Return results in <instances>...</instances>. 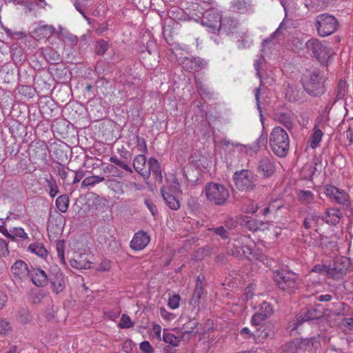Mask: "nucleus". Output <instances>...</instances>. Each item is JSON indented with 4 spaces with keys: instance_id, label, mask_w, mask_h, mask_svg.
<instances>
[{
    "instance_id": "46",
    "label": "nucleus",
    "mask_w": 353,
    "mask_h": 353,
    "mask_svg": "<svg viewBox=\"0 0 353 353\" xmlns=\"http://www.w3.org/2000/svg\"><path fill=\"white\" fill-rule=\"evenodd\" d=\"M108 43L105 41L101 39L97 42L96 52L99 55H103L108 50Z\"/></svg>"
},
{
    "instance_id": "33",
    "label": "nucleus",
    "mask_w": 353,
    "mask_h": 353,
    "mask_svg": "<svg viewBox=\"0 0 353 353\" xmlns=\"http://www.w3.org/2000/svg\"><path fill=\"white\" fill-rule=\"evenodd\" d=\"M46 181L47 183V185L50 189V195L51 197H54L59 192V188L57 184V182L54 177L50 175V179H46Z\"/></svg>"
},
{
    "instance_id": "36",
    "label": "nucleus",
    "mask_w": 353,
    "mask_h": 353,
    "mask_svg": "<svg viewBox=\"0 0 353 353\" xmlns=\"http://www.w3.org/2000/svg\"><path fill=\"white\" fill-rule=\"evenodd\" d=\"M19 320L21 323L26 324L31 321L32 317L28 310L22 308L19 311Z\"/></svg>"
},
{
    "instance_id": "59",
    "label": "nucleus",
    "mask_w": 353,
    "mask_h": 353,
    "mask_svg": "<svg viewBox=\"0 0 353 353\" xmlns=\"http://www.w3.org/2000/svg\"><path fill=\"white\" fill-rule=\"evenodd\" d=\"M320 163V161L319 159H316L314 161L312 165H309V172L310 177H312L316 173L318 172L317 166Z\"/></svg>"
},
{
    "instance_id": "62",
    "label": "nucleus",
    "mask_w": 353,
    "mask_h": 353,
    "mask_svg": "<svg viewBox=\"0 0 353 353\" xmlns=\"http://www.w3.org/2000/svg\"><path fill=\"white\" fill-rule=\"evenodd\" d=\"M110 269V262L108 261H103L97 268V270L102 272L109 271Z\"/></svg>"
},
{
    "instance_id": "29",
    "label": "nucleus",
    "mask_w": 353,
    "mask_h": 353,
    "mask_svg": "<svg viewBox=\"0 0 353 353\" xmlns=\"http://www.w3.org/2000/svg\"><path fill=\"white\" fill-rule=\"evenodd\" d=\"M163 340L165 343H168L173 347L178 346L180 342L179 338L169 332L167 330H163Z\"/></svg>"
},
{
    "instance_id": "44",
    "label": "nucleus",
    "mask_w": 353,
    "mask_h": 353,
    "mask_svg": "<svg viewBox=\"0 0 353 353\" xmlns=\"http://www.w3.org/2000/svg\"><path fill=\"white\" fill-rule=\"evenodd\" d=\"M161 189H168V191L173 194L182 193L180 184L176 180H174L169 186H163Z\"/></svg>"
},
{
    "instance_id": "58",
    "label": "nucleus",
    "mask_w": 353,
    "mask_h": 353,
    "mask_svg": "<svg viewBox=\"0 0 353 353\" xmlns=\"http://www.w3.org/2000/svg\"><path fill=\"white\" fill-rule=\"evenodd\" d=\"M140 350L143 353H153L154 350L150 343L147 341H143L139 345Z\"/></svg>"
},
{
    "instance_id": "17",
    "label": "nucleus",
    "mask_w": 353,
    "mask_h": 353,
    "mask_svg": "<svg viewBox=\"0 0 353 353\" xmlns=\"http://www.w3.org/2000/svg\"><path fill=\"white\" fill-rule=\"evenodd\" d=\"M134 169L145 179L149 178V170L146 163V158L144 154H139L133 160Z\"/></svg>"
},
{
    "instance_id": "48",
    "label": "nucleus",
    "mask_w": 353,
    "mask_h": 353,
    "mask_svg": "<svg viewBox=\"0 0 353 353\" xmlns=\"http://www.w3.org/2000/svg\"><path fill=\"white\" fill-rule=\"evenodd\" d=\"M180 296L178 294H173L170 296L168 299V305L172 309H176L179 306Z\"/></svg>"
},
{
    "instance_id": "53",
    "label": "nucleus",
    "mask_w": 353,
    "mask_h": 353,
    "mask_svg": "<svg viewBox=\"0 0 353 353\" xmlns=\"http://www.w3.org/2000/svg\"><path fill=\"white\" fill-rule=\"evenodd\" d=\"M346 84L345 82L341 80L337 87L336 97L338 99H342L345 94Z\"/></svg>"
},
{
    "instance_id": "42",
    "label": "nucleus",
    "mask_w": 353,
    "mask_h": 353,
    "mask_svg": "<svg viewBox=\"0 0 353 353\" xmlns=\"http://www.w3.org/2000/svg\"><path fill=\"white\" fill-rule=\"evenodd\" d=\"M9 254L8 243L5 239L0 238V257L7 258Z\"/></svg>"
},
{
    "instance_id": "4",
    "label": "nucleus",
    "mask_w": 353,
    "mask_h": 353,
    "mask_svg": "<svg viewBox=\"0 0 353 353\" xmlns=\"http://www.w3.org/2000/svg\"><path fill=\"white\" fill-rule=\"evenodd\" d=\"M205 194L208 200L217 205H223L229 198V190L223 185L216 183L206 184Z\"/></svg>"
},
{
    "instance_id": "13",
    "label": "nucleus",
    "mask_w": 353,
    "mask_h": 353,
    "mask_svg": "<svg viewBox=\"0 0 353 353\" xmlns=\"http://www.w3.org/2000/svg\"><path fill=\"white\" fill-rule=\"evenodd\" d=\"M272 314V307L268 302H263L252 318V324L253 325H260L261 322L264 321L268 316Z\"/></svg>"
},
{
    "instance_id": "15",
    "label": "nucleus",
    "mask_w": 353,
    "mask_h": 353,
    "mask_svg": "<svg viewBox=\"0 0 353 353\" xmlns=\"http://www.w3.org/2000/svg\"><path fill=\"white\" fill-rule=\"evenodd\" d=\"M30 269L22 260L16 261L11 266V272L16 279H23L29 276Z\"/></svg>"
},
{
    "instance_id": "61",
    "label": "nucleus",
    "mask_w": 353,
    "mask_h": 353,
    "mask_svg": "<svg viewBox=\"0 0 353 353\" xmlns=\"http://www.w3.org/2000/svg\"><path fill=\"white\" fill-rule=\"evenodd\" d=\"M243 254L249 258L250 256L253 254V250L250 245H242L241 248Z\"/></svg>"
},
{
    "instance_id": "35",
    "label": "nucleus",
    "mask_w": 353,
    "mask_h": 353,
    "mask_svg": "<svg viewBox=\"0 0 353 353\" xmlns=\"http://www.w3.org/2000/svg\"><path fill=\"white\" fill-rule=\"evenodd\" d=\"M310 341H311L308 338L296 339L294 344L297 349L301 350H310L312 348Z\"/></svg>"
},
{
    "instance_id": "63",
    "label": "nucleus",
    "mask_w": 353,
    "mask_h": 353,
    "mask_svg": "<svg viewBox=\"0 0 353 353\" xmlns=\"http://www.w3.org/2000/svg\"><path fill=\"white\" fill-rule=\"evenodd\" d=\"M256 220L250 219L246 222V227L251 231H256L258 230V228L256 226Z\"/></svg>"
},
{
    "instance_id": "12",
    "label": "nucleus",
    "mask_w": 353,
    "mask_h": 353,
    "mask_svg": "<svg viewBox=\"0 0 353 353\" xmlns=\"http://www.w3.org/2000/svg\"><path fill=\"white\" fill-rule=\"evenodd\" d=\"M323 316V312L316 309L311 308L308 310L304 314L298 315L296 321L293 323L292 330L297 329L303 322L309 321L314 319H319Z\"/></svg>"
},
{
    "instance_id": "24",
    "label": "nucleus",
    "mask_w": 353,
    "mask_h": 353,
    "mask_svg": "<svg viewBox=\"0 0 353 353\" xmlns=\"http://www.w3.org/2000/svg\"><path fill=\"white\" fill-rule=\"evenodd\" d=\"M322 220L330 225H336L339 222L340 217L337 214V211L334 209L327 210L325 216Z\"/></svg>"
},
{
    "instance_id": "50",
    "label": "nucleus",
    "mask_w": 353,
    "mask_h": 353,
    "mask_svg": "<svg viewBox=\"0 0 353 353\" xmlns=\"http://www.w3.org/2000/svg\"><path fill=\"white\" fill-rule=\"evenodd\" d=\"M137 147L139 152L145 154L148 152L146 142L143 137H137Z\"/></svg>"
},
{
    "instance_id": "19",
    "label": "nucleus",
    "mask_w": 353,
    "mask_h": 353,
    "mask_svg": "<svg viewBox=\"0 0 353 353\" xmlns=\"http://www.w3.org/2000/svg\"><path fill=\"white\" fill-rule=\"evenodd\" d=\"M239 22L234 18L225 17L222 19L220 30L227 34H234L238 32Z\"/></svg>"
},
{
    "instance_id": "64",
    "label": "nucleus",
    "mask_w": 353,
    "mask_h": 353,
    "mask_svg": "<svg viewBox=\"0 0 353 353\" xmlns=\"http://www.w3.org/2000/svg\"><path fill=\"white\" fill-rule=\"evenodd\" d=\"M292 43L294 47V50L301 48L303 45V43L298 38H293L292 39Z\"/></svg>"
},
{
    "instance_id": "45",
    "label": "nucleus",
    "mask_w": 353,
    "mask_h": 353,
    "mask_svg": "<svg viewBox=\"0 0 353 353\" xmlns=\"http://www.w3.org/2000/svg\"><path fill=\"white\" fill-rule=\"evenodd\" d=\"M88 4V0H76V1L74 3V6L76 8V10L79 12V13L81 14V15L88 20L89 19L86 17L83 8L85 7V6Z\"/></svg>"
},
{
    "instance_id": "5",
    "label": "nucleus",
    "mask_w": 353,
    "mask_h": 353,
    "mask_svg": "<svg viewBox=\"0 0 353 353\" xmlns=\"http://www.w3.org/2000/svg\"><path fill=\"white\" fill-rule=\"evenodd\" d=\"M339 26L336 18L327 13L319 14L316 17L315 27L320 37H325L332 34L337 30Z\"/></svg>"
},
{
    "instance_id": "27",
    "label": "nucleus",
    "mask_w": 353,
    "mask_h": 353,
    "mask_svg": "<svg viewBox=\"0 0 353 353\" xmlns=\"http://www.w3.org/2000/svg\"><path fill=\"white\" fill-rule=\"evenodd\" d=\"M336 203L343 205H350V199L349 196L346 192L344 190H338V192L334 196L332 199Z\"/></svg>"
},
{
    "instance_id": "56",
    "label": "nucleus",
    "mask_w": 353,
    "mask_h": 353,
    "mask_svg": "<svg viewBox=\"0 0 353 353\" xmlns=\"http://www.w3.org/2000/svg\"><path fill=\"white\" fill-rule=\"evenodd\" d=\"M210 230L213 231L216 235L220 236L222 239L228 238V231L223 226L212 228Z\"/></svg>"
},
{
    "instance_id": "20",
    "label": "nucleus",
    "mask_w": 353,
    "mask_h": 353,
    "mask_svg": "<svg viewBox=\"0 0 353 353\" xmlns=\"http://www.w3.org/2000/svg\"><path fill=\"white\" fill-rule=\"evenodd\" d=\"M161 193L168 208L174 210L180 208V201L175 194L170 193L168 189H161Z\"/></svg>"
},
{
    "instance_id": "43",
    "label": "nucleus",
    "mask_w": 353,
    "mask_h": 353,
    "mask_svg": "<svg viewBox=\"0 0 353 353\" xmlns=\"http://www.w3.org/2000/svg\"><path fill=\"white\" fill-rule=\"evenodd\" d=\"M327 108L326 107L325 110L317 118L316 123L315 125H318V128H323L325 123L328 121V114L329 110H327Z\"/></svg>"
},
{
    "instance_id": "22",
    "label": "nucleus",
    "mask_w": 353,
    "mask_h": 353,
    "mask_svg": "<svg viewBox=\"0 0 353 353\" xmlns=\"http://www.w3.org/2000/svg\"><path fill=\"white\" fill-rule=\"evenodd\" d=\"M258 332V336L263 339H273L275 336L274 326L271 323L261 325Z\"/></svg>"
},
{
    "instance_id": "34",
    "label": "nucleus",
    "mask_w": 353,
    "mask_h": 353,
    "mask_svg": "<svg viewBox=\"0 0 353 353\" xmlns=\"http://www.w3.org/2000/svg\"><path fill=\"white\" fill-rule=\"evenodd\" d=\"M240 38L237 40L238 48L244 49L250 47L252 43L251 40L245 32H241Z\"/></svg>"
},
{
    "instance_id": "47",
    "label": "nucleus",
    "mask_w": 353,
    "mask_h": 353,
    "mask_svg": "<svg viewBox=\"0 0 353 353\" xmlns=\"http://www.w3.org/2000/svg\"><path fill=\"white\" fill-rule=\"evenodd\" d=\"M119 326L121 328H130L133 326V323L132 322L130 316L124 314L121 316Z\"/></svg>"
},
{
    "instance_id": "55",
    "label": "nucleus",
    "mask_w": 353,
    "mask_h": 353,
    "mask_svg": "<svg viewBox=\"0 0 353 353\" xmlns=\"http://www.w3.org/2000/svg\"><path fill=\"white\" fill-rule=\"evenodd\" d=\"M144 204L146 205L148 209L150 210L152 215L153 216H155L157 214V209L156 205L154 204V203L150 199H145L144 200Z\"/></svg>"
},
{
    "instance_id": "51",
    "label": "nucleus",
    "mask_w": 353,
    "mask_h": 353,
    "mask_svg": "<svg viewBox=\"0 0 353 353\" xmlns=\"http://www.w3.org/2000/svg\"><path fill=\"white\" fill-rule=\"evenodd\" d=\"M57 257L61 263L65 264V257H64V249H63V243L59 242L56 245Z\"/></svg>"
},
{
    "instance_id": "37",
    "label": "nucleus",
    "mask_w": 353,
    "mask_h": 353,
    "mask_svg": "<svg viewBox=\"0 0 353 353\" xmlns=\"http://www.w3.org/2000/svg\"><path fill=\"white\" fill-rule=\"evenodd\" d=\"M283 24L281 23L279 26V27L268 38H266L263 41V46H265V45H268L269 43H270L275 37H277L280 36L281 34H283Z\"/></svg>"
},
{
    "instance_id": "2",
    "label": "nucleus",
    "mask_w": 353,
    "mask_h": 353,
    "mask_svg": "<svg viewBox=\"0 0 353 353\" xmlns=\"http://www.w3.org/2000/svg\"><path fill=\"white\" fill-rule=\"evenodd\" d=\"M274 280L279 289L289 293L296 290L301 284V280L297 274L284 270L275 271Z\"/></svg>"
},
{
    "instance_id": "32",
    "label": "nucleus",
    "mask_w": 353,
    "mask_h": 353,
    "mask_svg": "<svg viewBox=\"0 0 353 353\" xmlns=\"http://www.w3.org/2000/svg\"><path fill=\"white\" fill-rule=\"evenodd\" d=\"M298 198L303 203H310L314 201V194L309 190H299L298 192Z\"/></svg>"
},
{
    "instance_id": "39",
    "label": "nucleus",
    "mask_w": 353,
    "mask_h": 353,
    "mask_svg": "<svg viewBox=\"0 0 353 353\" xmlns=\"http://www.w3.org/2000/svg\"><path fill=\"white\" fill-rule=\"evenodd\" d=\"M110 161L111 163L116 164L117 165L119 166L121 168H122L130 173H132L133 172L132 169L130 168V165H128L127 163H125L124 161H121L117 157H110Z\"/></svg>"
},
{
    "instance_id": "26",
    "label": "nucleus",
    "mask_w": 353,
    "mask_h": 353,
    "mask_svg": "<svg viewBox=\"0 0 353 353\" xmlns=\"http://www.w3.org/2000/svg\"><path fill=\"white\" fill-rule=\"evenodd\" d=\"M313 130L314 132L310 137V147L312 148H315L321 141L323 132L321 128H318V125H315Z\"/></svg>"
},
{
    "instance_id": "16",
    "label": "nucleus",
    "mask_w": 353,
    "mask_h": 353,
    "mask_svg": "<svg viewBox=\"0 0 353 353\" xmlns=\"http://www.w3.org/2000/svg\"><path fill=\"white\" fill-rule=\"evenodd\" d=\"M1 232L8 239L12 241L18 240H28L29 239L28 234L24 231L22 228H12L10 230L3 228L0 230Z\"/></svg>"
},
{
    "instance_id": "7",
    "label": "nucleus",
    "mask_w": 353,
    "mask_h": 353,
    "mask_svg": "<svg viewBox=\"0 0 353 353\" xmlns=\"http://www.w3.org/2000/svg\"><path fill=\"white\" fill-rule=\"evenodd\" d=\"M323 77L319 70H313L307 82L304 85L306 92L312 96H319L324 93Z\"/></svg>"
},
{
    "instance_id": "40",
    "label": "nucleus",
    "mask_w": 353,
    "mask_h": 353,
    "mask_svg": "<svg viewBox=\"0 0 353 353\" xmlns=\"http://www.w3.org/2000/svg\"><path fill=\"white\" fill-rule=\"evenodd\" d=\"M340 264L338 263H334L332 266L328 265V269H330L331 272H328V274L331 276H334L336 274H343L345 272L346 268H340Z\"/></svg>"
},
{
    "instance_id": "60",
    "label": "nucleus",
    "mask_w": 353,
    "mask_h": 353,
    "mask_svg": "<svg viewBox=\"0 0 353 353\" xmlns=\"http://www.w3.org/2000/svg\"><path fill=\"white\" fill-rule=\"evenodd\" d=\"M95 185L93 176H88L84 179L81 183V187L85 188L88 186H93Z\"/></svg>"
},
{
    "instance_id": "9",
    "label": "nucleus",
    "mask_w": 353,
    "mask_h": 353,
    "mask_svg": "<svg viewBox=\"0 0 353 353\" xmlns=\"http://www.w3.org/2000/svg\"><path fill=\"white\" fill-rule=\"evenodd\" d=\"M222 19L218 12L209 10L207 11L203 16L202 23L211 29L212 32H216V31H220Z\"/></svg>"
},
{
    "instance_id": "25",
    "label": "nucleus",
    "mask_w": 353,
    "mask_h": 353,
    "mask_svg": "<svg viewBox=\"0 0 353 353\" xmlns=\"http://www.w3.org/2000/svg\"><path fill=\"white\" fill-rule=\"evenodd\" d=\"M197 325V321L194 320L190 321L188 323L184 324L183 327L181 328L182 336H184L185 334L195 336L198 332V331L195 330Z\"/></svg>"
},
{
    "instance_id": "30",
    "label": "nucleus",
    "mask_w": 353,
    "mask_h": 353,
    "mask_svg": "<svg viewBox=\"0 0 353 353\" xmlns=\"http://www.w3.org/2000/svg\"><path fill=\"white\" fill-rule=\"evenodd\" d=\"M28 250L41 257L46 256L48 254L47 250L40 243L30 244L28 247Z\"/></svg>"
},
{
    "instance_id": "38",
    "label": "nucleus",
    "mask_w": 353,
    "mask_h": 353,
    "mask_svg": "<svg viewBox=\"0 0 353 353\" xmlns=\"http://www.w3.org/2000/svg\"><path fill=\"white\" fill-rule=\"evenodd\" d=\"M249 5L244 0H234L232 2V8L234 10L243 12L247 10Z\"/></svg>"
},
{
    "instance_id": "18",
    "label": "nucleus",
    "mask_w": 353,
    "mask_h": 353,
    "mask_svg": "<svg viewBox=\"0 0 353 353\" xmlns=\"http://www.w3.org/2000/svg\"><path fill=\"white\" fill-rule=\"evenodd\" d=\"M28 276L31 278L32 283L37 286L46 285L49 278L45 271L39 268H34L32 266Z\"/></svg>"
},
{
    "instance_id": "52",
    "label": "nucleus",
    "mask_w": 353,
    "mask_h": 353,
    "mask_svg": "<svg viewBox=\"0 0 353 353\" xmlns=\"http://www.w3.org/2000/svg\"><path fill=\"white\" fill-rule=\"evenodd\" d=\"M258 210L257 205L254 201H250L247 205H243L242 210L246 213L254 214Z\"/></svg>"
},
{
    "instance_id": "6",
    "label": "nucleus",
    "mask_w": 353,
    "mask_h": 353,
    "mask_svg": "<svg viewBox=\"0 0 353 353\" xmlns=\"http://www.w3.org/2000/svg\"><path fill=\"white\" fill-rule=\"evenodd\" d=\"M236 188L242 192H251L256 186L257 176L248 170H241L234 174Z\"/></svg>"
},
{
    "instance_id": "49",
    "label": "nucleus",
    "mask_w": 353,
    "mask_h": 353,
    "mask_svg": "<svg viewBox=\"0 0 353 353\" xmlns=\"http://www.w3.org/2000/svg\"><path fill=\"white\" fill-rule=\"evenodd\" d=\"M11 330V326L8 321L0 319V334L5 335Z\"/></svg>"
},
{
    "instance_id": "21",
    "label": "nucleus",
    "mask_w": 353,
    "mask_h": 353,
    "mask_svg": "<svg viewBox=\"0 0 353 353\" xmlns=\"http://www.w3.org/2000/svg\"><path fill=\"white\" fill-rule=\"evenodd\" d=\"M47 145L43 141H37L31 145V155L36 159H44L46 157Z\"/></svg>"
},
{
    "instance_id": "23",
    "label": "nucleus",
    "mask_w": 353,
    "mask_h": 353,
    "mask_svg": "<svg viewBox=\"0 0 353 353\" xmlns=\"http://www.w3.org/2000/svg\"><path fill=\"white\" fill-rule=\"evenodd\" d=\"M146 169L149 170V176L150 173L152 172L157 179L159 178L161 179L162 176L159 163L155 158L151 157L149 159L148 161V168Z\"/></svg>"
},
{
    "instance_id": "14",
    "label": "nucleus",
    "mask_w": 353,
    "mask_h": 353,
    "mask_svg": "<svg viewBox=\"0 0 353 353\" xmlns=\"http://www.w3.org/2000/svg\"><path fill=\"white\" fill-rule=\"evenodd\" d=\"M150 240V238L146 232L143 231H139L134 234L132 239L130 241V246L133 250H142L148 245Z\"/></svg>"
},
{
    "instance_id": "41",
    "label": "nucleus",
    "mask_w": 353,
    "mask_h": 353,
    "mask_svg": "<svg viewBox=\"0 0 353 353\" xmlns=\"http://www.w3.org/2000/svg\"><path fill=\"white\" fill-rule=\"evenodd\" d=\"M279 121L288 130H291L294 127L291 117L287 114H281L279 117Z\"/></svg>"
},
{
    "instance_id": "1",
    "label": "nucleus",
    "mask_w": 353,
    "mask_h": 353,
    "mask_svg": "<svg viewBox=\"0 0 353 353\" xmlns=\"http://www.w3.org/2000/svg\"><path fill=\"white\" fill-rule=\"evenodd\" d=\"M270 146L272 152L279 157L288 154L290 139L287 132L281 127H274L270 134Z\"/></svg>"
},
{
    "instance_id": "54",
    "label": "nucleus",
    "mask_w": 353,
    "mask_h": 353,
    "mask_svg": "<svg viewBox=\"0 0 353 353\" xmlns=\"http://www.w3.org/2000/svg\"><path fill=\"white\" fill-rule=\"evenodd\" d=\"M339 188L332 185H327L325 187L324 192L325 195L330 197L331 199L338 192Z\"/></svg>"
},
{
    "instance_id": "31",
    "label": "nucleus",
    "mask_w": 353,
    "mask_h": 353,
    "mask_svg": "<svg viewBox=\"0 0 353 353\" xmlns=\"http://www.w3.org/2000/svg\"><path fill=\"white\" fill-rule=\"evenodd\" d=\"M203 294L204 289L203 286L201 285V284H197L192 294V303L195 305H199Z\"/></svg>"
},
{
    "instance_id": "3",
    "label": "nucleus",
    "mask_w": 353,
    "mask_h": 353,
    "mask_svg": "<svg viewBox=\"0 0 353 353\" xmlns=\"http://www.w3.org/2000/svg\"><path fill=\"white\" fill-rule=\"evenodd\" d=\"M305 46L307 52L310 53L322 64H327L330 59L333 55L332 48L325 41H321L317 39L308 40Z\"/></svg>"
},
{
    "instance_id": "10",
    "label": "nucleus",
    "mask_w": 353,
    "mask_h": 353,
    "mask_svg": "<svg viewBox=\"0 0 353 353\" xmlns=\"http://www.w3.org/2000/svg\"><path fill=\"white\" fill-rule=\"evenodd\" d=\"M265 59L264 57L261 54V55H260L259 59H257L254 61V69L256 70V74L258 77V78L259 79L260 82H261L259 86L255 89L254 97H255V99H256L257 109H258V110L259 112V114H260V119L262 123L263 122V115L262 113V110H261V103H260V90H261V87L263 85V79H262V76H261L260 70H261L263 64L265 63Z\"/></svg>"
},
{
    "instance_id": "57",
    "label": "nucleus",
    "mask_w": 353,
    "mask_h": 353,
    "mask_svg": "<svg viewBox=\"0 0 353 353\" xmlns=\"http://www.w3.org/2000/svg\"><path fill=\"white\" fill-rule=\"evenodd\" d=\"M312 271L314 272H318V273H327L328 274V272H331L330 269H328L327 265H321V264H316L315 265L312 269Z\"/></svg>"
},
{
    "instance_id": "28",
    "label": "nucleus",
    "mask_w": 353,
    "mask_h": 353,
    "mask_svg": "<svg viewBox=\"0 0 353 353\" xmlns=\"http://www.w3.org/2000/svg\"><path fill=\"white\" fill-rule=\"evenodd\" d=\"M56 206L62 213L68 210L69 206V197L66 194H62L56 199Z\"/></svg>"
},
{
    "instance_id": "8",
    "label": "nucleus",
    "mask_w": 353,
    "mask_h": 353,
    "mask_svg": "<svg viewBox=\"0 0 353 353\" xmlns=\"http://www.w3.org/2000/svg\"><path fill=\"white\" fill-rule=\"evenodd\" d=\"M48 279L50 282L52 290L54 293L59 294L65 289V280L59 268L54 267L50 269Z\"/></svg>"
},
{
    "instance_id": "11",
    "label": "nucleus",
    "mask_w": 353,
    "mask_h": 353,
    "mask_svg": "<svg viewBox=\"0 0 353 353\" xmlns=\"http://www.w3.org/2000/svg\"><path fill=\"white\" fill-rule=\"evenodd\" d=\"M257 172L263 178H270L275 172V163L272 159L264 157L259 161Z\"/></svg>"
}]
</instances>
